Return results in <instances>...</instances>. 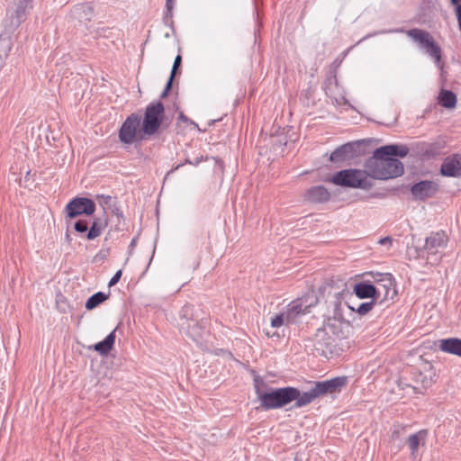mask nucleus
<instances>
[{"label": "nucleus", "instance_id": "f257e3e1", "mask_svg": "<svg viewBox=\"0 0 461 461\" xmlns=\"http://www.w3.org/2000/svg\"><path fill=\"white\" fill-rule=\"evenodd\" d=\"M365 168L368 177L381 180L394 178L403 173V165L398 158L377 153V149L365 162Z\"/></svg>", "mask_w": 461, "mask_h": 461}, {"label": "nucleus", "instance_id": "f03ea898", "mask_svg": "<svg viewBox=\"0 0 461 461\" xmlns=\"http://www.w3.org/2000/svg\"><path fill=\"white\" fill-rule=\"evenodd\" d=\"M260 406L264 410L279 409L294 402L297 396V388L287 386L276 389H270L267 392L257 390Z\"/></svg>", "mask_w": 461, "mask_h": 461}, {"label": "nucleus", "instance_id": "7ed1b4c3", "mask_svg": "<svg viewBox=\"0 0 461 461\" xmlns=\"http://www.w3.org/2000/svg\"><path fill=\"white\" fill-rule=\"evenodd\" d=\"M178 328L180 331L190 338L195 343H199L205 331V325L203 320H199L194 315V307L192 305H185L180 311L178 320Z\"/></svg>", "mask_w": 461, "mask_h": 461}, {"label": "nucleus", "instance_id": "20e7f679", "mask_svg": "<svg viewBox=\"0 0 461 461\" xmlns=\"http://www.w3.org/2000/svg\"><path fill=\"white\" fill-rule=\"evenodd\" d=\"M448 237L445 231L432 232L426 238L425 245L420 249H416L418 256L426 258L428 263L437 265L442 258L443 249L447 247Z\"/></svg>", "mask_w": 461, "mask_h": 461}, {"label": "nucleus", "instance_id": "39448f33", "mask_svg": "<svg viewBox=\"0 0 461 461\" xmlns=\"http://www.w3.org/2000/svg\"><path fill=\"white\" fill-rule=\"evenodd\" d=\"M390 32H404L408 37L415 41L419 48L424 50L429 57L434 59L435 63L438 64L441 59V48L435 41L431 34L422 29H411L404 31L403 29H394L389 31Z\"/></svg>", "mask_w": 461, "mask_h": 461}, {"label": "nucleus", "instance_id": "423d86ee", "mask_svg": "<svg viewBox=\"0 0 461 461\" xmlns=\"http://www.w3.org/2000/svg\"><path fill=\"white\" fill-rule=\"evenodd\" d=\"M331 182L340 186L365 190L370 189L373 185L366 168L364 170L353 168L340 170L332 176Z\"/></svg>", "mask_w": 461, "mask_h": 461}, {"label": "nucleus", "instance_id": "0eeeda50", "mask_svg": "<svg viewBox=\"0 0 461 461\" xmlns=\"http://www.w3.org/2000/svg\"><path fill=\"white\" fill-rule=\"evenodd\" d=\"M165 107L161 102L149 104L144 113L141 131L144 135L151 136L157 133L162 125Z\"/></svg>", "mask_w": 461, "mask_h": 461}, {"label": "nucleus", "instance_id": "6e6552de", "mask_svg": "<svg viewBox=\"0 0 461 461\" xmlns=\"http://www.w3.org/2000/svg\"><path fill=\"white\" fill-rule=\"evenodd\" d=\"M140 118L136 113H131L122 124L119 130V140L123 144H131L136 140H142L141 130H139Z\"/></svg>", "mask_w": 461, "mask_h": 461}, {"label": "nucleus", "instance_id": "1a4fd4ad", "mask_svg": "<svg viewBox=\"0 0 461 461\" xmlns=\"http://www.w3.org/2000/svg\"><path fill=\"white\" fill-rule=\"evenodd\" d=\"M378 276L379 278L375 280L376 285H375L377 300H393L397 295V291L393 275L390 273H382L378 274Z\"/></svg>", "mask_w": 461, "mask_h": 461}, {"label": "nucleus", "instance_id": "9d476101", "mask_svg": "<svg viewBox=\"0 0 461 461\" xmlns=\"http://www.w3.org/2000/svg\"><path fill=\"white\" fill-rule=\"evenodd\" d=\"M65 211L69 218L81 214L92 215L95 211V203L89 198L76 197L67 204Z\"/></svg>", "mask_w": 461, "mask_h": 461}, {"label": "nucleus", "instance_id": "9b49d317", "mask_svg": "<svg viewBox=\"0 0 461 461\" xmlns=\"http://www.w3.org/2000/svg\"><path fill=\"white\" fill-rule=\"evenodd\" d=\"M363 147V140L348 142L341 145L330 154V160L332 162H339L352 159L361 154Z\"/></svg>", "mask_w": 461, "mask_h": 461}, {"label": "nucleus", "instance_id": "f8f14e48", "mask_svg": "<svg viewBox=\"0 0 461 461\" xmlns=\"http://www.w3.org/2000/svg\"><path fill=\"white\" fill-rule=\"evenodd\" d=\"M436 372L432 366L427 365L423 370H420L414 374L413 381L415 385L412 386L416 393H422V390L429 388L434 384Z\"/></svg>", "mask_w": 461, "mask_h": 461}, {"label": "nucleus", "instance_id": "ddd939ff", "mask_svg": "<svg viewBox=\"0 0 461 461\" xmlns=\"http://www.w3.org/2000/svg\"><path fill=\"white\" fill-rule=\"evenodd\" d=\"M333 341L325 329H318L312 339V346L319 356L326 357L332 352Z\"/></svg>", "mask_w": 461, "mask_h": 461}, {"label": "nucleus", "instance_id": "4468645a", "mask_svg": "<svg viewBox=\"0 0 461 461\" xmlns=\"http://www.w3.org/2000/svg\"><path fill=\"white\" fill-rule=\"evenodd\" d=\"M438 190V185L434 181L422 180L411 187V193L415 199L426 200L434 196Z\"/></svg>", "mask_w": 461, "mask_h": 461}, {"label": "nucleus", "instance_id": "2eb2a0df", "mask_svg": "<svg viewBox=\"0 0 461 461\" xmlns=\"http://www.w3.org/2000/svg\"><path fill=\"white\" fill-rule=\"evenodd\" d=\"M440 173L447 177H461V155L452 154L444 158Z\"/></svg>", "mask_w": 461, "mask_h": 461}, {"label": "nucleus", "instance_id": "dca6fc26", "mask_svg": "<svg viewBox=\"0 0 461 461\" xmlns=\"http://www.w3.org/2000/svg\"><path fill=\"white\" fill-rule=\"evenodd\" d=\"M320 397L328 393H339L347 384L345 376H338L330 380L314 382Z\"/></svg>", "mask_w": 461, "mask_h": 461}, {"label": "nucleus", "instance_id": "f3484780", "mask_svg": "<svg viewBox=\"0 0 461 461\" xmlns=\"http://www.w3.org/2000/svg\"><path fill=\"white\" fill-rule=\"evenodd\" d=\"M304 198L312 203H323L330 200V194L323 185H316L306 191Z\"/></svg>", "mask_w": 461, "mask_h": 461}, {"label": "nucleus", "instance_id": "a211bd4d", "mask_svg": "<svg viewBox=\"0 0 461 461\" xmlns=\"http://www.w3.org/2000/svg\"><path fill=\"white\" fill-rule=\"evenodd\" d=\"M319 397H320V394L317 390V387H316L314 382H312V388L307 392H301L297 388V396L294 400V407L296 409L304 407V406L310 404L311 402H312L315 399H317Z\"/></svg>", "mask_w": 461, "mask_h": 461}, {"label": "nucleus", "instance_id": "6ab92c4d", "mask_svg": "<svg viewBox=\"0 0 461 461\" xmlns=\"http://www.w3.org/2000/svg\"><path fill=\"white\" fill-rule=\"evenodd\" d=\"M439 349L461 357V339L457 338L441 339L439 340Z\"/></svg>", "mask_w": 461, "mask_h": 461}, {"label": "nucleus", "instance_id": "aec40b11", "mask_svg": "<svg viewBox=\"0 0 461 461\" xmlns=\"http://www.w3.org/2000/svg\"><path fill=\"white\" fill-rule=\"evenodd\" d=\"M375 292V285L370 283L361 282L354 286V293L360 299L372 298L375 301L377 300Z\"/></svg>", "mask_w": 461, "mask_h": 461}, {"label": "nucleus", "instance_id": "412c9836", "mask_svg": "<svg viewBox=\"0 0 461 461\" xmlns=\"http://www.w3.org/2000/svg\"><path fill=\"white\" fill-rule=\"evenodd\" d=\"M115 342V330H113L110 334L106 336V338L89 347L90 349H94L98 352L102 356H106L113 348Z\"/></svg>", "mask_w": 461, "mask_h": 461}, {"label": "nucleus", "instance_id": "4be33fe9", "mask_svg": "<svg viewBox=\"0 0 461 461\" xmlns=\"http://www.w3.org/2000/svg\"><path fill=\"white\" fill-rule=\"evenodd\" d=\"M285 313V324L287 325L295 322L299 316L305 314V312L303 311L302 303H298V302L295 300L287 305Z\"/></svg>", "mask_w": 461, "mask_h": 461}, {"label": "nucleus", "instance_id": "5701e85b", "mask_svg": "<svg viewBox=\"0 0 461 461\" xmlns=\"http://www.w3.org/2000/svg\"><path fill=\"white\" fill-rule=\"evenodd\" d=\"M409 152L405 145H386L377 149V153H384L387 157H405Z\"/></svg>", "mask_w": 461, "mask_h": 461}, {"label": "nucleus", "instance_id": "b1692460", "mask_svg": "<svg viewBox=\"0 0 461 461\" xmlns=\"http://www.w3.org/2000/svg\"><path fill=\"white\" fill-rule=\"evenodd\" d=\"M333 283V280L326 281L323 285L320 286V293L322 294H327L328 296H333L336 298L342 296L344 294H348V291L345 287L346 284L342 283L341 285L343 286V288L339 290L335 289Z\"/></svg>", "mask_w": 461, "mask_h": 461}, {"label": "nucleus", "instance_id": "393cba45", "mask_svg": "<svg viewBox=\"0 0 461 461\" xmlns=\"http://www.w3.org/2000/svg\"><path fill=\"white\" fill-rule=\"evenodd\" d=\"M438 103L445 108H454L456 104V95L450 90H441L438 95Z\"/></svg>", "mask_w": 461, "mask_h": 461}, {"label": "nucleus", "instance_id": "a878e982", "mask_svg": "<svg viewBox=\"0 0 461 461\" xmlns=\"http://www.w3.org/2000/svg\"><path fill=\"white\" fill-rule=\"evenodd\" d=\"M298 303H302L303 311L305 312H309L310 309L313 306H315L318 303V297L314 294V292H309L303 296L295 299Z\"/></svg>", "mask_w": 461, "mask_h": 461}, {"label": "nucleus", "instance_id": "bb28decb", "mask_svg": "<svg viewBox=\"0 0 461 461\" xmlns=\"http://www.w3.org/2000/svg\"><path fill=\"white\" fill-rule=\"evenodd\" d=\"M107 225L106 221H102L101 219H95L90 229L88 230L86 233V239L89 240H95V238L99 237L102 233V231L105 229Z\"/></svg>", "mask_w": 461, "mask_h": 461}, {"label": "nucleus", "instance_id": "cd10ccee", "mask_svg": "<svg viewBox=\"0 0 461 461\" xmlns=\"http://www.w3.org/2000/svg\"><path fill=\"white\" fill-rule=\"evenodd\" d=\"M107 298L108 294H105L103 292H97L87 299L86 303V308L87 310H93L104 303Z\"/></svg>", "mask_w": 461, "mask_h": 461}, {"label": "nucleus", "instance_id": "c85d7f7f", "mask_svg": "<svg viewBox=\"0 0 461 461\" xmlns=\"http://www.w3.org/2000/svg\"><path fill=\"white\" fill-rule=\"evenodd\" d=\"M427 435V432L425 430H420L419 432L411 435L408 438V445L411 450V454H415V452L418 450L420 442L421 439H424Z\"/></svg>", "mask_w": 461, "mask_h": 461}, {"label": "nucleus", "instance_id": "c756f323", "mask_svg": "<svg viewBox=\"0 0 461 461\" xmlns=\"http://www.w3.org/2000/svg\"><path fill=\"white\" fill-rule=\"evenodd\" d=\"M374 305H375V301L374 300H372L370 302L360 303L358 305V307L357 308L356 312L359 315H366V313H368L373 309Z\"/></svg>", "mask_w": 461, "mask_h": 461}, {"label": "nucleus", "instance_id": "7c9ffc66", "mask_svg": "<svg viewBox=\"0 0 461 461\" xmlns=\"http://www.w3.org/2000/svg\"><path fill=\"white\" fill-rule=\"evenodd\" d=\"M31 2V0H21L20 5L17 7L15 13L17 14V24H19L22 20L23 19L24 14H25V8L27 7L28 4Z\"/></svg>", "mask_w": 461, "mask_h": 461}, {"label": "nucleus", "instance_id": "2f4dec72", "mask_svg": "<svg viewBox=\"0 0 461 461\" xmlns=\"http://www.w3.org/2000/svg\"><path fill=\"white\" fill-rule=\"evenodd\" d=\"M285 323V312L276 315L271 319V326L273 328H279Z\"/></svg>", "mask_w": 461, "mask_h": 461}, {"label": "nucleus", "instance_id": "473e14b6", "mask_svg": "<svg viewBox=\"0 0 461 461\" xmlns=\"http://www.w3.org/2000/svg\"><path fill=\"white\" fill-rule=\"evenodd\" d=\"M74 228L76 231L85 233L88 231V222L85 220H79L75 223Z\"/></svg>", "mask_w": 461, "mask_h": 461}, {"label": "nucleus", "instance_id": "72a5a7b5", "mask_svg": "<svg viewBox=\"0 0 461 461\" xmlns=\"http://www.w3.org/2000/svg\"><path fill=\"white\" fill-rule=\"evenodd\" d=\"M181 62H182V58H181L180 55H177L175 58V60H174V63H173V67H172V69H171V73H170V77H172V79H174V77H175V76L176 74V70L178 69V68L181 65Z\"/></svg>", "mask_w": 461, "mask_h": 461}, {"label": "nucleus", "instance_id": "f704fd0d", "mask_svg": "<svg viewBox=\"0 0 461 461\" xmlns=\"http://www.w3.org/2000/svg\"><path fill=\"white\" fill-rule=\"evenodd\" d=\"M173 81H174V79H172V77L168 78V80H167V82L166 84V86H165L164 90L162 91V93L160 95L161 98H166L167 96L169 91L172 88Z\"/></svg>", "mask_w": 461, "mask_h": 461}, {"label": "nucleus", "instance_id": "c9c22d12", "mask_svg": "<svg viewBox=\"0 0 461 461\" xmlns=\"http://www.w3.org/2000/svg\"><path fill=\"white\" fill-rule=\"evenodd\" d=\"M121 276H122V270H118L114 274V276L110 279L108 285L110 287L115 285L119 282V280L121 279Z\"/></svg>", "mask_w": 461, "mask_h": 461}, {"label": "nucleus", "instance_id": "e433bc0d", "mask_svg": "<svg viewBox=\"0 0 461 461\" xmlns=\"http://www.w3.org/2000/svg\"><path fill=\"white\" fill-rule=\"evenodd\" d=\"M181 122L194 124L195 127L198 126L195 122H194L192 120L187 118L183 113H180L178 117H177V122Z\"/></svg>", "mask_w": 461, "mask_h": 461}, {"label": "nucleus", "instance_id": "4c0bfd02", "mask_svg": "<svg viewBox=\"0 0 461 461\" xmlns=\"http://www.w3.org/2000/svg\"><path fill=\"white\" fill-rule=\"evenodd\" d=\"M393 242V239L391 237H384L379 240L378 243L380 245H391Z\"/></svg>", "mask_w": 461, "mask_h": 461}, {"label": "nucleus", "instance_id": "58836bf2", "mask_svg": "<svg viewBox=\"0 0 461 461\" xmlns=\"http://www.w3.org/2000/svg\"><path fill=\"white\" fill-rule=\"evenodd\" d=\"M101 198L103 199V203L105 205L110 204V203L112 201V197L110 195H102Z\"/></svg>", "mask_w": 461, "mask_h": 461}, {"label": "nucleus", "instance_id": "ea45409f", "mask_svg": "<svg viewBox=\"0 0 461 461\" xmlns=\"http://www.w3.org/2000/svg\"><path fill=\"white\" fill-rule=\"evenodd\" d=\"M166 7L168 12H171L173 9V0H167Z\"/></svg>", "mask_w": 461, "mask_h": 461}, {"label": "nucleus", "instance_id": "a19ab883", "mask_svg": "<svg viewBox=\"0 0 461 461\" xmlns=\"http://www.w3.org/2000/svg\"><path fill=\"white\" fill-rule=\"evenodd\" d=\"M203 160V157L201 156V157L197 158L196 159H194V161H193V165L197 166Z\"/></svg>", "mask_w": 461, "mask_h": 461}, {"label": "nucleus", "instance_id": "79ce46f5", "mask_svg": "<svg viewBox=\"0 0 461 461\" xmlns=\"http://www.w3.org/2000/svg\"><path fill=\"white\" fill-rule=\"evenodd\" d=\"M98 257H100V258L104 259V258H106V255H105V254L101 255V253H99V254H97V255L95 257V258H97Z\"/></svg>", "mask_w": 461, "mask_h": 461}, {"label": "nucleus", "instance_id": "37998d69", "mask_svg": "<svg viewBox=\"0 0 461 461\" xmlns=\"http://www.w3.org/2000/svg\"><path fill=\"white\" fill-rule=\"evenodd\" d=\"M185 164H190V165H193V161L186 158L185 161Z\"/></svg>", "mask_w": 461, "mask_h": 461}, {"label": "nucleus", "instance_id": "c03bdc74", "mask_svg": "<svg viewBox=\"0 0 461 461\" xmlns=\"http://www.w3.org/2000/svg\"><path fill=\"white\" fill-rule=\"evenodd\" d=\"M135 242H136V240H135V239H133V240H131V245H130V246H131V247H133V246L135 245Z\"/></svg>", "mask_w": 461, "mask_h": 461}, {"label": "nucleus", "instance_id": "a18cd8bd", "mask_svg": "<svg viewBox=\"0 0 461 461\" xmlns=\"http://www.w3.org/2000/svg\"><path fill=\"white\" fill-rule=\"evenodd\" d=\"M180 167H182V164H178L177 166H176L173 170H177Z\"/></svg>", "mask_w": 461, "mask_h": 461}, {"label": "nucleus", "instance_id": "49530a36", "mask_svg": "<svg viewBox=\"0 0 461 461\" xmlns=\"http://www.w3.org/2000/svg\"><path fill=\"white\" fill-rule=\"evenodd\" d=\"M113 212H114L117 215H119V212H119V209H118V208H116V210H115V211H113Z\"/></svg>", "mask_w": 461, "mask_h": 461}]
</instances>
